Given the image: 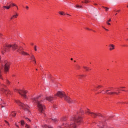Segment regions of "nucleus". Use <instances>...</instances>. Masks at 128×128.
I'll return each instance as SVG.
<instances>
[{"instance_id": "f257e3e1", "label": "nucleus", "mask_w": 128, "mask_h": 128, "mask_svg": "<svg viewBox=\"0 0 128 128\" xmlns=\"http://www.w3.org/2000/svg\"><path fill=\"white\" fill-rule=\"evenodd\" d=\"M70 122L64 123L62 125L58 126L57 128H76L78 125L80 124L82 122V116L71 117Z\"/></svg>"}, {"instance_id": "f03ea898", "label": "nucleus", "mask_w": 128, "mask_h": 128, "mask_svg": "<svg viewBox=\"0 0 128 128\" xmlns=\"http://www.w3.org/2000/svg\"><path fill=\"white\" fill-rule=\"evenodd\" d=\"M40 96H38L36 98H32V100L33 104H37V106L38 108V110L40 112V114L44 113V110H46V106L44 104V99L42 100H38Z\"/></svg>"}, {"instance_id": "7ed1b4c3", "label": "nucleus", "mask_w": 128, "mask_h": 128, "mask_svg": "<svg viewBox=\"0 0 128 128\" xmlns=\"http://www.w3.org/2000/svg\"><path fill=\"white\" fill-rule=\"evenodd\" d=\"M11 48L13 50H18V46L16 44H6L2 48V54H4V52H8Z\"/></svg>"}, {"instance_id": "20e7f679", "label": "nucleus", "mask_w": 128, "mask_h": 128, "mask_svg": "<svg viewBox=\"0 0 128 128\" xmlns=\"http://www.w3.org/2000/svg\"><path fill=\"white\" fill-rule=\"evenodd\" d=\"M56 96H59V98H64L65 100L69 104L72 102V99L70 97L66 96V93L64 91H58L56 94Z\"/></svg>"}, {"instance_id": "39448f33", "label": "nucleus", "mask_w": 128, "mask_h": 128, "mask_svg": "<svg viewBox=\"0 0 128 128\" xmlns=\"http://www.w3.org/2000/svg\"><path fill=\"white\" fill-rule=\"evenodd\" d=\"M15 102H16L19 106H20L23 110H24L30 112V106H28V104L22 102L20 100H16Z\"/></svg>"}, {"instance_id": "423d86ee", "label": "nucleus", "mask_w": 128, "mask_h": 128, "mask_svg": "<svg viewBox=\"0 0 128 128\" xmlns=\"http://www.w3.org/2000/svg\"><path fill=\"white\" fill-rule=\"evenodd\" d=\"M15 92H18L24 98H28V96L26 94H28V92L26 90H20L18 89H16Z\"/></svg>"}, {"instance_id": "0eeeda50", "label": "nucleus", "mask_w": 128, "mask_h": 128, "mask_svg": "<svg viewBox=\"0 0 128 128\" xmlns=\"http://www.w3.org/2000/svg\"><path fill=\"white\" fill-rule=\"evenodd\" d=\"M110 92V90H106V91L102 90L100 92H102V94H110V96H112V94H120V92Z\"/></svg>"}, {"instance_id": "6e6552de", "label": "nucleus", "mask_w": 128, "mask_h": 128, "mask_svg": "<svg viewBox=\"0 0 128 128\" xmlns=\"http://www.w3.org/2000/svg\"><path fill=\"white\" fill-rule=\"evenodd\" d=\"M85 113L86 114H89L90 116H92V118H96L98 116H100V114H96L94 112H90V111L88 109H87L85 111Z\"/></svg>"}, {"instance_id": "1a4fd4ad", "label": "nucleus", "mask_w": 128, "mask_h": 128, "mask_svg": "<svg viewBox=\"0 0 128 128\" xmlns=\"http://www.w3.org/2000/svg\"><path fill=\"white\" fill-rule=\"evenodd\" d=\"M2 91L3 92H5L6 96H10L12 94V92L9 90H6L4 88H6V85L2 84Z\"/></svg>"}, {"instance_id": "9d476101", "label": "nucleus", "mask_w": 128, "mask_h": 128, "mask_svg": "<svg viewBox=\"0 0 128 128\" xmlns=\"http://www.w3.org/2000/svg\"><path fill=\"white\" fill-rule=\"evenodd\" d=\"M23 50H24V48L22 46H20L19 48H18L17 52H20V54H21L23 56H30L28 53L23 51Z\"/></svg>"}, {"instance_id": "9b49d317", "label": "nucleus", "mask_w": 128, "mask_h": 128, "mask_svg": "<svg viewBox=\"0 0 128 128\" xmlns=\"http://www.w3.org/2000/svg\"><path fill=\"white\" fill-rule=\"evenodd\" d=\"M3 68H4L5 72H8V70H10V64L8 62L6 63Z\"/></svg>"}, {"instance_id": "f8f14e48", "label": "nucleus", "mask_w": 128, "mask_h": 128, "mask_svg": "<svg viewBox=\"0 0 128 128\" xmlns=\"http://www.w3.org/2000/svg\"><path fill=\"white\" fill-rule=\"evenodd\" d=\"M30 60H31L34 62L35 64L36 63V57H34V54H30Z\"/></svg>"}, {"instance_id": "ddd939ff", "label": "nucleus", "mask_w": 128, "mask_h": 128, "mask_svg": "<svg viewBox=\"0 0 128 128\" xmlns=\"http://www.w3.org/2000/svg\"><path fill=\"white\" fill-rule=\"evenodd\" d=\"M46 100L48 102H52L54 100V98L52 96H48L46 97Z\"/></svg>"}, {"instance_id": "4468645a", "label": "nucleus", "mask_w": 128, "mask_h": 128, "mask_svg": "<svg viewBox=\"0 0 128 128\" xmlns=\"http://www.w3.org/2000/svg\"><path fill=\"white\" fill-rule=\"evenodd\" d=\"M104 124H106V123L104 122H100V124H98V126L100 128H102L104 126Z\"/></svg>"}, {"instance_id": "2eb2a0df", "label": "nucleus", "mask_w": 128, "mask_h": 128, "mask_svg": "<svg viewBox=\"0 0 128 128\" xmlns=\"http://www.w3.org/2000/svg\"><path fill=\"white\" fill-rule=\"evenodd\" d=\"M18 16V12H15V14L13 15L10 18V20H13V18H16Z\"/></svg>"}, {"instance_id": "dca6fc26", "label": "nucleus", "mask_w": 128, "mask_h": 128, "mask_svg": "<svg viewBox=\"0 0 128 128\" xmlns=\"http://www.w3.org/2000/svg\"><path fill=\"white\" fill-rule=\"evenodd\" d=\"M114 45L112 44H110L109 45V50H114Z\"/></svg>"}, {"instance_id": "f3484780", "label": "nucleus", "mask_w": 128, "mask_h": 128, "mask_svg": "<svg viewBox=\"0 0 128 128\" xmlns=\"http://www.w3.org/2000/svg\"><path fill=\"white\" fill-rule=\"evenodd\" d=\"M11 6H12L10 4L8 6H4L3 8H6V10H10Z\"/></svg>"}, {"instance_id": "a211bd4d", "label": "nucleus", "mask_w": 128, "mask_h": 128, "mask_svg": "<svg viewBox=\"0 0 128 128\" xmlns=\"http://www.w3.org/2000/svg\"><path fill=\"white\" fill-rule=\"evenodd\" d=\"M52 122H58V120L56 119V118H52Z\"/></svg>"}, {"instance_id": "6ab92c4d", "label": "nucleus", "mask_w": 128, "mask_h": 128, "mask_svg": "<svg viewBox=\"0 0 128 128\" xmlns=\"http://www.w3.org/2000/svg\"><path fill=\"white\" fill-rule=\"evenodd\" d=\"M112 22V19L110 18L106 22V24H108V26H110V22Z\"/></svg>"}, {"instance_id": "aec40b11", "label": "nucleus", "mask_w": 128, "mask_h": 128, "mask_svg": "<svg viewBox=\"0 0 128 128\" xmlns=\"http://www.w3.org/2000/svg\"><path fill=\"white\" fill-rule=\"evenodd\" d=\"M58 14H61V16H66V13L64 12H59Z\"/></svg>"}, {"instance_id": "412c9836", "label": "nucleus", "mask_w": 128, "mask_h": 128, "mask_svg": "<svg viewBox=\"0 0 128 128\" xmlns=\"http://www.w3.org/2000/svg\"><path fill=\"white\" fill-rule=\"evenodd\" d=\"M16 112H12V113H11V116H16Z\"/></svg>"}, {"instance_id": "4be33fe9", "label": "nucleus", "mask_w": 128, "mask_h": 128, "mask_svg": "<svg viewBox=\"0 0 128 128\" xmlns=\"http://www.w3.org/2000/svg\"><path fill=\"white\" fill-rule=\"evenodd\" d=\"M25 120H27V122H30V118H28V117H24Z\"/></svg>"}, {"instance_id": "5701e85b", "label": "nucleus", "mask_w": 128, "mask_h": 128, "mask_svg": "<svg viewBox=\"0 0 128 128\" xmlns=\"http://www.w3.org/2000/svg\"><path fill=\"white\" fill-rule=\"evenodd\" d=\"M84 75L82 74V75H79L78 76V78H84Z\"/></svg>"}, {"instance_id": "b1692460", "label": "nucleus", "mask_w": 128, "mask_h": 128, "mask_svg": "<svg viewBox=\"0 0 128 128\" xmlns=\"http://www.w3.org/2000/svg\"><path fill=\"white\" fill-rule=\"evenodd\" d=\"M21 124L22 126H24V120H21Z\"/></svg>"}, {"instance_id": "393cba45", "label": "nucleus", "mask_w": 128, "mask_h": 128, "mask_svg": "<svg viewBox=\"0 0 128 128\" xmlns=\"http://www.w3.org/2000/svg\"><path fill=\"white\" fill-rule=\"evenodd\" d=\"M102 8H105L106 12H108V8H107V7H104V6H102Z\"/></svg>"}, {"instance_id": "a878e982", "label": "nucleus", "mask_w": 128, "mask_h": 128, "mask_svg": "<svg viewBox=\"0 0 128 128\" xmlns=\"http://www.w3.org/2000/svg\"><path fill=\"white\" fill-rule=\"evenodd\" d=\"M6 124H7V125L8 126H10V123H8V122L6 120H4Z\"/></svg>"}, {"instance_id": "bb28decb", "label": "nucleus", "mask_w": 128, "mask_h": 128, "mask_svg": "<svg viewBox=\"0 0 128 128\" xmlns=\"http://www.w3.org/2000/svg\"><path fill=\"white\" fill-rule=\"evenodd\" d=\"M80 112L81 113V114H84V110H80Z\"/></svg>"}, {"instance_id": "cd10ccee", "label": "nucleus", "mask_w": 128, "mask_h": 128, "mask_svg": "<svg viewBox=\"0 0 128 128\" xmlns=\"http://www.w3.org/2000/svg\"><path fill=\"white\" fill-rule=\"evenodd\" d=\"M76 8H82V6H78V5H76Z\"/></svg>"}, {"instance_id": "c85d7f7f", "label": "nucleus", "mask_w": 128, "mask_h": 128, "mask_svg": "<svg viewBox=\"0 0 128 128\" xmlns=\"http://www.w3.org/2000/svg\"><path fill=\"white\" fill-rule=\"evenodd\" d=\"M84 70H88V68L86 66H84Z\"/></svg>"}, {"instance_id": "c756f323", "label": "nucleus", "mask_w": 128, "mask_h": 128, "mask_svg": "<svg viewBox=\"0 0 128 128\" xmlns=\"http://www.w3.org/2000/svg\"><path fill=\"white\" fill-rule=\"evenodd\" d=\"M102 88V86H100V85H98V86L96 87L97 88Z\"/></svg>"}, {"instance_id": "7c9ffc66", "label": "nucleus", "mask_w": 128, "mask_h": 128, "mask_svg": "<svg viewBox=\"0 0 128 128\" xmlns=\"http://www.w3.org/2000/svg\"><path fill=\"white\" fill-rule=\"evenodd\" d=\"M102 28H104V30H106L107 32H108V30L106 28H104V26H102Z\"/></svg>"}, {"instance_id": "2f4dec72", "label": "nucleus", "mask_w": 128, "mask_h": 128, "mask_svg": "<svg viewBox=\"0 0 128 128\" xmlns=\"http://www.w3.org/2000/svg\"><path fill=\"white\" fill-rule=\"evenodd\" d=\"M2 74V70L0 69V78H2V74Z\"/></svg>"}, {"instance_id": "473e14b6", "label": "nucleus", "mask_w": 128, "mask_h": 128, "mask_svg": "<svg viewBox=\"0 0 128 128\" xmlns=\"http://www.w3.org/2000/svg\"><path fill=\"white\" fill-rule=\"evenodd\" d=\"M26 128H30V126H28V124H26L25 126Z\"/></svg>"}, {"instance_id": "72a5a7b5", "label": "nucleus", "mask_w": 128, "mask_h": 128, "mask_svg": "<svg viewBox=\"0 0 128 128\" xmlns=\"http://www.w3.org/2000/svg\"><path fill=\"white\" fill-rule=\"evenodd\" d=\"M84 2H85V4H88V0H86Z\"/></svg>"}, {"instance_id": "f704fd0d", "label": "nucleus", "mask_w": 128, "mask_h": 128, "mask_svg": "<svg viewBox=\"0 0 128 128\" xmlns=\"http://www.w3.org/2000/svg\"><path fill=\"white\" fill-rule=\"evenodd\" d=\"M34 49L35 52H36V50H37L36 46H34Z\"/></svg>"}, {"instance_id": "c9c22d12", "label": "nucleus", "mask_w": 128, "mask_h": 128, "mask_svg": "<svg viewBox=\"0 0 128 128\" xmlns=\"http://www.w3.org/2000/svg\"><path fill=\"white\" fill-rule=\"evenodd\" d=\"M12 6H16V4H12Z\"/></svg>"}, {"instance_id": "e433bc0d", "label": "nucleus", "mask_w": 128, "mask_h": 128, "mask_svg": "<svg viewBox=\"0 0 128 128\" xmlns=\"http://www.w3.org/2000/svg\"><path fill=\"white\" fill-rule=\"evenodd\" d=\"M62 120H66V118L64 117Z\"/></svg>"}, {"instance_id": "4c0bfd02", "label": "nucleus", "mask_w": 128, "mask_h": 128, "mask_svg": "<svg viewBox=\"0 0 128 128\" xmlns=\"http://www.w3.org/2000/svg\"><path fill=\"white\" fill-rule=\"evenodd\" d=\"M26 10H28V6H26Z\"/></svg>"}, {"instance_id": "58836bf2", "label": "nucleus", "mask_w": 128, "mask_h": 128, "mask_svg": "<svg viewBox=\"0 0 128 128\" xmlns=\"http://www.w3.org/2000/svg\"><path fill=\"white\" fill-rule=\"evenodd\" d=\"M6 82H7V84H10V81L9 80H7L6 81Z\"/></svg>"}, {"instance_id": "ea45409f", "label": "nucleus", "mask_w": 128, "mask_h": 128, "mask_svg": "<svg viewBox=\"0 0 128 128\" xmlns=\"http://www.w3.org/2000/svg\"><path fill=\"white\" fill-rule=\"evenodd\" d=\"M15 126H16L17 128H18V124H16V123L15 124Z\"/></svg>"}, {"instance_id": "a19ab883", "label": "nucleus", "mask_w": 128, "mask_h": 128, "mask_svg": "<svg viewBox=\"0 0 128 128\" xmlns=\"http://www.w3.org/2000/svg\"><path fill=\"white\" fill-rule=\"evenodd\" d=\"M2 62V56H0V62Z\"/></svg>"}, {"instance_id": "79ce46f5", "label": "nucleus", "mask_w": 128, "mask_h": 128, "mask_svg": "<svg viewBox=\"0 0 128 128\" xmlns=\"http://www.w3.org/2000/svg\"><path fill=\"white\" fill-rule=\"evenodd\" d=\"M86 30H90V29L88 28H86Z\"/></svg>"}, {"instance_id": "37998d69", "label": "nucleus", "mask_w": 128, "mask_h": 128, "mask_svg": "<svg viewBox=\"0 0 128 128\" xmlns=\"http://www.w3.org/2000/svg\"><path fill=\"white\" fill-rule=\"evenodd\" d=\"M16 6L17 10H18V6Z\"/></svg>"}, {"instance_id": "c03bdc74", "label": "nucleus", "mask_w": 128, "mask_h": 128, "mask_svg": "<svg viewBox=\"0 0 128 128\" xmlns=\"http://www.w3.org/2000/svg\"><path fill=\"white\" fill-rule=\"evenodd\" d=\"M116 12H120V10H118Z\"/></svg>"}, {"instance_id": "a18cd8bd", "label": "nucleus", "mask_w": 128, "mask_h": 128, "mask_svg": "<svg viewBox=\"0 0 128 128\" xmlns=\"http://www.w3.org/2000/svg\"><path fill=\"white\" fill-rule=\"evenodd\" d=\"M122 88H125L126 87H121Z\"/></svg>"}, {"instance_id": "49530a36", "label": "nucleus", "mask_w": 128, "mask_h": 128, "mask_svg": "<svg viewBox=\"0 0 128 128\" xmlns=\"http://www.w3.org/2000/svg\"><path fill=\"white\" fill-rule=\"evenodd\" d=\"M66 15H67V16H70V14H66Z\"/></svg>"}, {"instance_id": "de8ad7c7", "label": "nucleus", "mask_w": 128, "mask_h": 128, "mask_svg": "<svg viewBox=\"0 0 128 128\" xmlns=\"http://www.w3.org/2000/svg\"><path fill=\"white\" fill-rule=\"evenodd\" d=\"M116 14H118V13H116V14H115V16H116Z\"/></svg>"}, {"instance_id": "09e8293b", "label": "nucleus", "mask_w": 128, "mask_h": 128, "mask_svg": "<svg viewBox=\"0 0 128 128\" xmlns=\"http://www.w3.org/2000/svg\"><path fill=\"white\" fill-rule=\"evenodd\" d=\"M71 60H72V58H71Z\"/></svg>"}, {"instance_id": "8fccbe9b", "label": "nucleus", "mask_w": 128, "mask_h": 128, "mask_svg": "<svg viewBox=\"0 0 128 128\" xmlns=\"http://www.w3.org/2000/svg\"><path fill=\"white\" fill-rule=\"evenodd\" d=\"M32 46L34 44H32Z\"/></svg>"}, {"instance_id": "3c124183", "label": "nucleus", "mask_w": 128, "mask_h": 128, "mask_svg": "<svg viewBox=\"0 0 128 128\" xmlns=\"http://www.w3.org/2000/svg\"><path fill=\"white\" fill-rule=\"evenodd\" d=\"M123 92H124V90H122Z\"/></svg>"}, {"instance_id": "603ef678", "label": "nucleus", "mask_w": 128, "mask_h": 128, "mask_svg": "<svg viewBox=\"0 0 128 128\" xmlns=\"http://www.w3.org/2000/svg\"><path fill=\"white\" fill-rule=\"evenodd\" d=\"M127 8H128V5L127 6Z\"/></svg>"}]
</instances>
